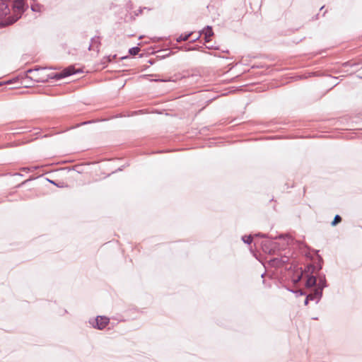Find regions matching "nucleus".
Here are the masks:
<instances>
[{"label":"nucleus","instance_id":"17","mask_svg":"<svg viewBox=\"0 0 362 362\" xmlns=\"http://www.w3.org/2000/svg\"><path fill=\"white\" fill-rule=\"evenodd\" d=\"M34 68H38V69H40V68H43L42 66H35Z\"/></svg>","mask_w":362,"mask_h":362},{"label":"nucleus","instance_id":"8","mask_svg":"<svg viewBox=\"0 0 362 362\" xmlns=\"http://www.w3.org/2000/svg\"><path fill=\"white\" fill-rule=\"evenodd\" d=\"M316 283V279L313 276H308V279L306 280V286L311 287L314 286Z\"/></svg>","mask_w":362,"mask_h":362},{"label":"nucleus","instance_id":"20","mask_svg":"<svg viewBox=\"0 0 362 362\" xmlns=\"http://www.w3.org/2000/svg\"><path fill=\"white\" fill-rule=\"evenodd\" d=\"M67 68L71 69V68H74V67L73 66H69Z\"/></svg>","mask_w":362,"mask_h":362},{"label":"nucleus","instance_id":"9","mask_svg":"<svg viewBox=\"0 0 362 362\" xmlns=\"http://www.w3.org/2000/svg\"><path fill=\"white\" fill-rule=\"evenodd\" d=\"M192 33H189L187 35H180L177 38V41L178 42H181V41H186L189 39V37L192 35Z\"/></svg>","mask_w":362,"mask_h":362},{"label":"nucleus","instance_id":"15","mask_svg":"<svg viewBox=\"0 0 362 362\" xmlns=\"http://www.w3.org/2000/svg\"><path fill=\"white\" fill-rule=\"evenodd\" d=\"M127 57H120L119 58V60H122V59H127Z\"/></svg>","mask_w":362,"mask_h":362},{"label":"nucleus","instance_id":"2","mask_svg":"<svg viewBox=\"0 0 362 362\" xmlns=\"http://www.w3.org/2000/svg\"><path fill=\"white\" fill-rule=\"evenodd\" d=\"M77 73H82V69H63L60 73L56 74L52 78L59 80Z\"/></svg>","mask_w":362,"mask_h":362},{"label":"nucleus","instance_id":"6","mask_svg":"<svg viewBox=\"0 0 362 362\" xmlns=\"http://www.w3.org/2000/svg\"><path fill=\"white\" fill-rule=\"evenodd\" d=\"M100 45V40L99 37H94L90 40V44L89 45V50H93L95 52L99 51V47Z\"/></svg>","mask_w":362,"mask_h":362},{"label":"nucleus","instance_id":"13","mask_svg":"<svg viewBox=\"0 0 362 362\" xmlns=\"http://www.w3.org/2000/svg\"><path fill=\"white\" fill-rule=\"evenodd\" d=\"M31 9L33 11H40V6L39 5H32Z\"/></svg>","mask_w":362,"mask_h":362},{"label":"nucleus","instance_id":"4","mask_svg":"<svg viewBox=\"0 0 362 362\" xmlns=\"http://www.w3.org/2000/svg\"><path fill=\"white\" fill-rule=\"evenodd\" d=\"M110 320L107 317L104 316H98L95 319V325H93L94 327L98 328V329H104L109 323Z\"/></svg>","mask_w":362,"mask_h":362},{"label":"nucleus","instance_id":"11","mask_svg":"<svg viewBox=\"0 0 362 362\" xmlns=\"http://www.w3.org/2000/svg\"><path fill=\"white\" fill-rule=\"evenodd\" d=\"M341 221V218L339 215H336L334 220L332 222V226H335Z\"/></svg>","mask_w":362,"mask_h":362},{"label":"nucleus","instance_id":"5","mask_svg":"<svg viewBox=\"0 0 362 362\" xmlns=\"http://www.w3.org/2000/svg\"><path fill=\"white\" fill-rule=\"evenodd\" d=\"M117 62V57L116 54L105 57L101 61V64L104 66L103 68L107 66H115Z\"/></svg>","mask_w":362,"mask_h":362},{"label":"nucleus","instance_id":"16","mask_svg":"<svg viewBox=\"0 0 362 362\" xmlns=\"http://www.w3.org/2000/svg\"><path fill=\"white\" fill-rule=\"evenodd\" d=\"M311 298V296H308L307 297V300H305V304H307V303H308V298Z\"/></svg>","mask_w":362,"mask_h":362},{"label":"nucleus","instance_id":"1","mask_svg":"<svg viewBox=\"0 0 362 362\" xmlns=\"http://www.w3.org/2000/svg\"><path fill=\"white\" fill-rule=\"evenodd\" d=\"M13 14L5 19L6 25H11L16 22L25 11L24 0H16L12 3Z\"/></svg>","mask_w":362,"mask_h":362},{"label":"nucleus","instance_id":"19","mask_svg":"<svg viewBox=\"0 0 362 362\" xmlns=\"http://www.w3.org/2000/svg\"><path fill=\"white\" fill-rule=\"evenodd\" d=\"M252 69H254V68H258V66H251Z\"/></svg>","mask_w":362,"mask_h":362},{"label":"nucleus","instance_id":"7","mask_svg":"<svg viewBox=\"0 0 362 362\" xmlns=\"http://www.w3.org/2000/svg\"><path fill=\"white\" fill-rule=\"evenodd\" d=\"M10 8L5 3H0V18L6 17L10 13Z\"/></svg>","mask_w":362,"mask_h":362},{"label":"nucleus","instance_id":"14","mask_svg":"<svg viewBox=\"0 0 362 362\" xmlns=\"http://www.w3.org/2000/svg\"><path fill=\"white\" fill-rule=\"evenodd\" d=\"M349 65L351 66H353L355 65V63H353V62H348Z\"/></svg>","mask_w":362,"mask_h":362},{"label":"nucleus","instance_id":"3","mask_svg":"<svg viewBox=\"0 0 362 362\" xmlns=\"http://www.w3.org/2000/svg\"><path fill=\"white\" fill-rule=\"evenodd\" d=\"M202 35H204L205 42H209L211 40V37L214 35V32L211 26L207 25L202 30L199 32V35L197 38L194 39L193 41L197 40Z\"/></svg>","mask_w":362,"mask_h":362},{"label":"nucleus","instance_id":"12","mask_svg":"<svg viewBox=\"0 0 362 362\" xmlns=\"http://www.w3.org/2000/svg\"><path fill=\"white\" fill-rule=\"evenodd\" d=\"M243 241L247 244H250L252 243V237L249 235V236H245L243 237Z\"/></svg>","mask_w":362,"mask_h":362},{"label":"nucleus","instance_id":"18","mask_svg":"<svg viewBox=\"0 0 362 362\" xmlns=\"http://www.w3.org/2000/svg\"><path fill=\"white\" fill-rule=\"evenodd\" d=\"M33 69H28V73H31Z\"/></svg>","mask_w":362,"mask_h":362},{"label":"nucleus","instance_id":"10","mask_svg":"<svg viewBox=\"0 0 362 362\" xmlns=\"http://www.w3.org/2000/svg\"><path fill=\"white\" fill-rule=\"evenodd\" d=\"M140 51V48L139 47H134L129 49V53L131 55H136Z\"/></svg>","mask_w":362,"mask_h":362}]
</instances>
